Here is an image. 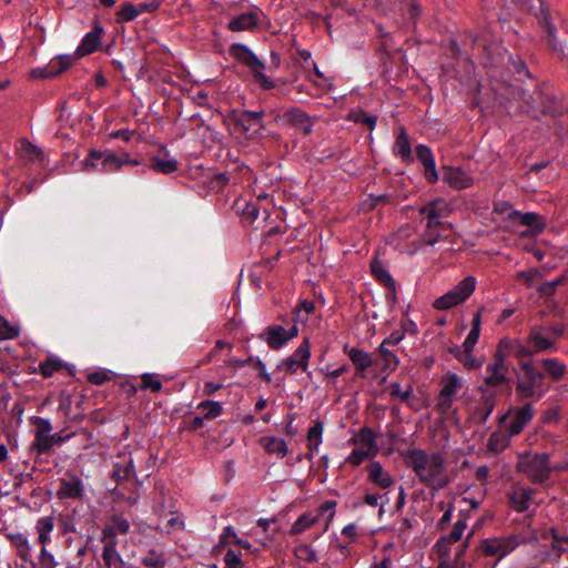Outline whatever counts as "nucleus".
<instances>
[{"mask_svg": "<svg viewBox=\"0 0 568 568\" xmlns=\"http://www.w3.org/2000/svg\"><path fill=\"white\" fill-rule=\"evenodd\" d=\"M484 306H481L474 315L471 321V329L468 333L466 339L463 343V348L468 352H473L475 345L478 342L480 335V326H481V313L484 311Z\"/></svg>", "mask_w": 568, "mask_h": 568, "instance_id": "obj_28", "label": "nucleus"}, {"mask_svg": "<svg viewBox=\"0 0 568 568\" xmlns=\"http://www.w3.org/2000/svg\"><path fill=\"white\" fill-rule=\"evenodd\" d=\"M138 6L132 2H125L115 13V22L124 23L134 20L139 16Z\"/></svg>", "mask_w": 568, "mask_h": 568, "instance_id": "obj_41", "label": "nucleus"}, {"mask_svg": "<svg viewBox=\"0 0 568 568\" xmlns=\"http://www.w3.org/2000/svg\"><path fill=\"white\" fill-rule=\"evenodd\" d=\"M501 546L504 547V554L505 556L513 551L516 547H518L520 544L525 542V538L519 535H511L506 538H500Z\"/></svg>", "mask_w": 568, "mask_h": 568, "instance_id": "obj_60", "label": "nucleus"}, {"mask_svg": "<svg viewBox=\"0 0 568 568\" xmlns=\"http://www.w3.org/2000/svg\"><path fill=\"white\" fill-rule=\"evenodd\" d=\"M311 358V344L305 337L294 353L277 365V369L285 371L288 374H295L297 369L307 371Z\"/></svg>", "mask_w": 568, "mask_h": 568, "instance_id": "obj_10", "label": "nucleus"}, {"mask_svg": "<svg viewBox=\"0 0 568 568\" xmlns=\"http://www.w3.org/2000/svg\"><path fill=\"white\" fill-rule=\"evenodd\" d=\"M378 353L384 363L383 369L394 371L397 368L398 363H399L397 356L392 351L386 348L385 345H383V344L379 345Z\"/></svg>", "mask_w": 568, "mask_h": 568, "instance_id": "obj_48", "label": "nucleus"}, {"mask_svg": "<svg viewBox=\"0 0 568 568\" xmlns=\"http://www.w3.org/2000/svg\"><path fill=\"white\" fill-rule=\"evenodd\" d=\"M136 476L133 459L131 457L123 463L116 462L113 466L111 478L116 483L130 480Z\"/></svg>", "mask_w": 568, "mask_h": 568, "instance_id": "obj_27", "label": "nucleus"}, {"mask_svg": "<svg viewBox=\"0 0 568 568\" xmlns=\"http://www.w3.org/2000/svg\"><path fill=\"white\" fill-rule=\"evenodd\" d=\"M508 63L511 67V70L518 75L530 78V72L526 65V62L520 57L509 55Z\"/></svg>", "mask_w": 568, "mask_h": 568, "instance_id": "obj_56", "label": "nucleus"}, {"mask_svg": "<svg viewBox=\"0 0 568 568\" xmlns=\"http://www.w3.org/2000/svg\"><path fill=\"white\" fill-rule=\"evenodd\" d=\"M378 449L354 448L346 462L353 466H359L364 460L376 456Z\"/></svg>", "mask_w": 568, "mask_h": 568, "instance_id": "obj_43", "label": "nucleus"}, {"mask_svg": "<svg viewBox=\"0 0 568 568\" xmlns=\"http://www.w3.org/2000/svg\"><path fill=\"white\" fill-rule=\"evenodd\" d=\"M145 568H164L166 565L165 554L156 549H150L141 559Z\"/></svg>", "mask_w": 568, "mask_h": 568, "instance_id": "obj_37", "label": "nucleus"}, {"mask_svg": "<svg viewBox=\"0 0 568 568\" xmlns=\"http://www.w3.org/2000/svg\"><path fill=\"white\" fill-rule=\"evenodd\" d=\"M101 557L104 568H129L116 548L103 547Z\"/></svg>", "mask_w": 568, "mask_h": 568, "instance_id": "obj_33", "label": "nucleus"}, {"mask_svg": "<svg viewBox=\"0 0 568 568\" xmlns=\"http://www.w3.org/2000/svg\"><path fill=\"white\" fill-rule=\"evenodd\" d=\"M124 164L139 165L140 161L131 160L128 153L118 156L112 151L91 150L82 161V170L110 172L119 170Z\"/></svg>", "mask_w": 568, "mask_h": 568, "instance_id": "obj_4", "label": "nucleus"}, {"mask_svg": "<svg viewBox=\"0 0 568 568\" xmlns=\"http://www.w3.org/2000/svg\"><path fill=\"white\" fill-rule=\"evenodd\" d=\"M506 356L501 353L495 352L493 362L489 363L486 367L487 373H498V372H508V367L505 363Z\"/></svg>", "mask_w": 568, "mask_h": 568, "instance_id": "obj_55", "label": "nucleus"}, {"mask_svg": "<svg viewBox=\"0 0 568 568\" xmlns=\"http://www.w3.org/2000/svg\"><path fill=\"white\" fill-rule=\"evenodd\" d=\"M58 499L82 500L84 497V486L82 479L71 470H68L59 479V487L55 493Z\"/></svg>", "mask_w": 568, "mask_h": 568, "instance_id": "obj_11", "label": "nucleus"}, {"mask_svg": "<svg viewBox=\"0 0 568 568\" xmlns=\"http://www.w3.org/2000/svg\"><path fill=\"white\" fill-rule=\"evenodd\" d=\"M286 329L281 325H270L260 335L258 338L264 341L272 349H280L286 343Z\"/></svg>", "mask_w": 568, "mask_h": 568, "instance_id": "obj_22", "label": "nucleus"}, {"mask_svg": "<svg viewBox=\"0 0 568 568\" xmlns=\"http://www.w3.org/2000/svg\"><path fill=\"white\" fill-rule=\"evenodd\" d=\"M477 392L481 396L471 413V419L476 424H484L495 408L497 393L494 389L483 386H478Z\"/></svg>", "mask_w": 568, "mask_h": 568, "instance_id": "obj_12", "label": "nucleus"}, {"mask_svg": "<svg viewBox=\"0 0 568 568\" xmlns=\"http://www.w3.org/2000/svg\"><path fill=\"white\" fill-rule=\"evenodd\" d=\"M141 379V389H150L152 393H159L162 389L161 381L154 378V376L150 373L143 374Z\"/></svg>", "mask_w": 568, "mask_h": 568, "instance_id": "obj_57", "label": "nucleus"}, {"mask_svg": "<svg viewBox=\"0 0 568 568\" xmlns=\"http://www.w3.org/2000/svg\"><path fill=\"white\" fill-rule=\"evenodd\" d=\"M264 111H248V110H232L230 118L235 128L240 129L242 133L248 135L257 133L264 128L263 125Z\"/></svg>", "mask_w": 568, "mask_h": 568, "instance_id": "obj_9", "label": "nucleus"}, {"mask_svg": "<svg viewBox=\"0 0 568 568\" xmlns=\"http://www.w3.org/2000/svg\"><path fill=\"white\" fill-rule=\"evenodd\" d=\"M73 63L71 55H59L50 61L44 68H36L30 71V78L32 79H50L59 75Z\"/></svg>", "mask_w": 568, "mask_h": 568, "instance_id": "obj_15", "label": "nucleus"}, {"mask_svg": "<svg viewBox=\"0 0 568 568\" xmlns=\"http://www.w3.org/2000/svg\"><path fill=\"white\" fill-rule=\"evenodd\" d=\"M510 221H518L521 225L531 227L532 235H539L546 227L545 217L534 212L521 213L511 211L508 215Z\"/></svg>", "mask_w": 568, "mask_h": 568, "instance_id": "obj_21", "label": "nucleus"}, {"mask_svg": "<svg viewBox=\"0 0 568 568\" xmlns=\"http://www.w3.org/2000/svg\"><path fill=\"white\" fill-rule=\"evenodd\" d=\"M450 545L452 544L447 541L443 536L436 541L434 548L440 560L449 557Z\"/></svg>", "mask_w": 568, "mask_h": 568, "instance_id": "obj_64", "label": "nucleus"}, {"mask_svg": "<svg viewBox=\"0 0 568 568\" xmlns=\"http://www.w3.org/2000/svg\"><path fill=\"white\" fill-rule=\"evenodd\" d=\"M150 168L158 173L171 174L178 171L179 163L175 159L165 160L159 156H153L151 159Z\"/></svg>", "mask_w": 568, "mask_h": 568, "instance_id": "obj_36", "label": "nucleus"}, {"mask_svg": "<svg viewBox=\"0 0 568 568\" xmlns=\"http://www.w3.org/2000/svg\"><path fill=\"white\" fill-rule=\"evenodd\" d=\"M6 537L11 541L12 546L16 547L18 556L28 561L31 557V547L27 537L23 534H7Z\"/></svg>", "mask_w": 568, "mask_h": 568, "instance_id": "obj_35", "label": "nucleus"}, {"mask_svg": "<svg viewBox=\"0 0 568 568\" xmlns=\"http://www.w3.org/2000/svg\"><path fill=\"white\" fill-rule=\"evenodd\" d=\"M521 373L516 375V394L518 399L542 397L548 390L545 385L546 375L540 372L534 361H519Z\"/></svg>", "mask_w": 568, "mask_h": 568, "instance_id": "obj_3", "label": "nucleus"}, {"mask_svg": "<svg viewBox=\"0 0 568 568\" xmlns=\"http://www.w3.org/2000/svg\"><path fill=\"white\" fill-rule=\"evenodd\" d=\"M506 100L519 114L540 121L544 116L556 118L562 114V104L546 85L531 88L510 84L506 89Z\"/></svg>", "mask_w": 568, "mask_h": 568, "instance_id": "obj_1", "label": "nucleus"}, {"mask_svg": "<svg viewBox=\"0 0 568 568\" xmlns=\"http://www.w3.org/2000/svg\"><path fill=\"white\" fill-rule=\"evenodd\" d=\"M224 562L226 568H242L243 564L241 560V554L233 549H227L224 555Z\"/></svg>", "mask_w": 568, "mask_h": 568, "instance_id": "obj_62", "label": "nucleus"}, {"mask_svg": "<svg viewBox=\"0 0 568 568\" xmlns=\"http://www.w3.org/2000/svg\"><path fill=\"white\" fill-rule=\"evenodd\" d=\"M476 288V278L466 276L456 286L436 298L433 307L438 311H447L467 301Z\"/></svg>", "mask_w": 568, "mask_h": 568, "instance_id": "obj_7", "label": "nucleus"}, {"mask_svg": "<svg viewBox=\"0 0 568 568\" xmlns=\"http://www.w3.org/2000/svg\"><path fill=\"white\" fill-rule=\"evenodd\" d=\"M111 376L112 372L106 369H100L88 374L87 379L90 384L102 385L105 382L110 381Z\"/></svg>", "mask_w": 568, "mask_h": 568, "instance_id": "obj_61", "label": "nucleus"}, {"mask_svg": "<svg viewBox=\"0 0 568 568\" xmlns=\"http://www.w3.org/2000/svg\"><path fill=\"white\" fill-rule=\"evenodd\" d=\"M443 387L440 389V396L453 397L457 390L462 387L460 379L456 374H447L443 381Z\"/></svg>", "mask_w": 568, "mask_h": 568, "instance_id": "obj_38", "label": "nucleus"}, {"mask_svg": "<svg viewBox=\"0 0 568 568\" xmlns=\"http://www.w3.org/2000/svg\"><path fill=\"white\" fill-rule=\"evenodd\" d=\"M116 536L118 532L113 529L112 525L104 527L100 538L101 542H103V547L116 548Z\"/></svg>", "mask_w": 568, "mask_h": 568, "instance_id": "obj_58", "label": "nucleus"}, {"mask_svg": "<svg viewBox=\"0 0 568 568\" xmlns=\"http://www.w3.org/2000/svg\"><path fill=\"white\" fill-rule=\"evenodd\" d=\"M369 270L374 278L383 286H392L394 282L393 276L389 274L386 264L376 255L369 264Z\"/></svg>", "mask_w": 568, "mask_h": 568, "instance_id": "obj_26", "label": "nucleus"}, {"mask_svg": "<svg viewBox=\"0 0 568 568\" xmlns=\"http://www.w3.org/2000/svg\"><path fill=\"white\" fill-rule=\"evenodd\" d=\"M21 155L26 161L32 163L43 164L45 160L44 152L27 139L21 143Z\"/></svg>", "mask_w": 568, "mask_h": 568, "instance_id": "obj_31", "label": "nucleus"}, {"mask_svg": "<svg viewBox=\"0 0 568 568\" xmlns=\"http://www.w3.org/2000/svg\"><path fill=\"white\" fill-rule=\"evenodd\" d=\"M230 54L240 63L246 65L253 73L255 82L264 90L273 89L274 82L264 74L265 64L250 48L242 43H234L230 47Z\"/></svg>", "mask_w": 568, "mask_h": 568, "instance_id": "obj_5", "label": "nucleus"}, {"mask_svg": "<svg viewBox=\"0 0 568 568\" xmlns=\"http://www.w3.org/2000/svg\"><path fill=\"white\" fill-rule=\"evenodd\" d=\"M541 327L531 329L527 339L528 345L534 348L535 353H540L555 347V342L541 335Z\"/></svg>", "mask_w": 568, "mask_h": 568, "instance_id": "obj_32", "label": "nucleus"}, {"mask_svg": "<svg viewBox=\"0 0 568 568\" xmlns=\"http://www.w3.org/2000/svg\"><path fill=\"white\" fill-rule=\"evenodd\" d=\"M466 529V521L465 520H462V519H458L455 524H454V527L452 529V531L446 535V536H443L447 541H449L450 544L453 542H457L460 540L464 531Z\"/></svg>", "mask_w": 568, "mask_h": 568, "instance_id": "obj_59", "label": "nucleus"}, {"mask_svg": "<svg viewBox=\"0 0 568 568\" xmlns=\"http://www.w3.org/2000/svg\"><path fill=\"white\" fill-rule=\"evenodd\" d=\"M419 214L426 220L427 229H437L444 225V219L449 214L448 206L443 200H435L419 209Z\"/></svg>", "mask_w": 568, "mask_h": 568, "instance_id": "obj_13", "label": "nucleus"}, {"mask_svg": "<svg viewBox=\"0 0 568 568\" xmlns=\"http://www.w3.org/2000/svg\"><path fill=\"white\" fill-rule=\"evenodd\" d=\"M235 205L236 209L241 212L243 220L246 222L252 223L258 217L260 209L256 203L243 202V205H241V202L237 201Z\"/></svg>", "mask_w": 568, "mask_h": 568, "instance_id": "obj_44", "label": "nucleus"}, {"mask_svg": "<svg viewBox=\"0 0 568 568\" xmlns=\"http://www.w3.org/2000/svg\"><path fill=\"white\" fill-rule=\"evenodd\" d=\"M465 41L470 45L473 53L478 54L484 60L485 64H493L495 62V59L489 57L493 43L486 38L483 36L468 34Z\"/></svg>", "mask_w": 568, "mask_h": 568, "instance_id": "obj_24", "label": "nucleus"}, {"mask_svg": "<svg viewBox=\"0 0 568 568\" xmlns=\"http://www.w3.org/2000/svg\"><path fill=\"white\" fill-rule=\"evenodd\" d=\"M357 437L358 440L368 449H378L375 443L376 435L372 428L364 426L363 428H361Z\"/></svg>", "mask_w": 568, "mask_h": 568, "instance_id": "obj_52", "label": "nucleus"}, {"mask_svg": "<svg viewBox=\"0 0 568 568\" xmlns=\"http://www.w3.org/2000/svg\"><path fill=\"white\" fill-rule=\"evenodd\" d=\"M399 455L418 481L432 491H439L449 485L450 476L443 454H427L424 449L410 448L399 450Z\"/></svg>", "mask_w": 568, "mask_h": 568, "instance_id": "obj_2", "label": "nucleus"}, {"mask_svg": "<svg viewBox=\"0 0 568 568\" xmlns=\"http://www.w3.org/2000/svg\"><path fill=\"white\" fill-rule=\"evenodd\" d=\"M260 442L267 454H275L278 458H284L287 454V445L282 438L265 436Z\"/></svg>", "mask_w": 568, "mask_h": 568, "instance_id": "obj_30", "label": "nucleus"}, {"mask_svg": "<svg viewBox=\"0 0 568 568\" xmlns=\"http://www.w3.org/2000/svg\"><path fill=\"white\" fill-rule=\"evenodd\" d=\"M19 335V328L0 317V341L12 339Z\"/></svg>", "mask_w": 568, "mask_h": 568, "instance_id": "obj_54", "label": "nucleus"}, {"mask_svg": "<svg viewBox=\"0 0 568 568\" xmlns=\"http://www.w3.org/2000/svg\"><path fill=\"white\" fill-rule=\"evenodd\" d=\"M511 409H508L505 414H503L498 418V425L505 426L508 437L516 436L520 434L524 428L532 420L535 410L531 403H526L521 407H518L515 410L514 417L508 425H506L507 419Z\"/></svg>", "mask_w": 568, "mask_h": 568, "instance_id": "obj_8", "label": "nucleus"}, {"mask_svg": "<svg viewBox=\"0 0 568 568\" xmlns=\"http://www.w3.org/2000/svg\"><path fill=\"white\" fill-rule=\"evenodd\" d=\"M281 119L285 124L301 130L304 135H310L313 132L314 122L311 116L302 109L293 106L286 110Z\"/></svg>", "mask_w": 568, "mask_h": 568, "instance_id": "obj_16", "label": "nucleus"}, {"mask_svg": "<svg viewBox=\"0 0 568 568\" xmlns=\"http://www.w3.org/2000/svg\"><path fill=\"white\" fill-rule=\"evenodd\" d=\"M104 33L103 27L98 19L93 21L92 31L88 32L78 47L75 54L78 57L89 55L95 52L101 45V37Z\"/></svg>", "mask_w": 568, "mask_h": 568, "instance_id": "obj_17", "label": "nucleus"}, {"mask_svg": "<svg viewBox=\"0 0 568 568\" xmlns=\"http://www.w3.org/2000/svg\"><path fill=\"white\" fill-rule=\"evenodd\" d=\"M62 367L63 365L60 361L48 358L39 364V372L44 378H49Z\"/></svg>", "mask_w": 568, "mask_h": 568, "instance_id": "obj_50", "label": "nucleus"}, {"mask_svg": "<svg viewBox=\"0 0 568 568\" xmlns=\"http://www.w3.org/2000/svg\"><path fill=\"white\" fill-rule=\"evenodd\" d=\"M343 351L353 363L356 369V376L361 378L365 377V372L372 367L374 363L372 356L362 348H348L347 344L344 345Z\"/></svg>", "mask_w": 568, "mask_h": 568, "instance_id": "obj_18", "label": "nucleus"}, {"mask_svg": "<svg viewBox=\"0 0 568 568\" xmlns=\"http://www.w3.org/2000/svg\"><path fill=\"white\" fill-rule=\"evenodd\" d=\"M323 434V423L321 420H316L314 425L307 432V448L313 452L317 449L318 445L322 442Z\"/></svg>", "mask_w": 568, "mask_h": 568, "instance_id": "obj_45", "label": "nucleus"}, {"mask_svg": "<svg viewBox=\"0 0 568 568\" xmlns=\"http://www.w3.org/2000/svg\"><path fill=\"white\" fill-rule=\"evenodd\" d=\"M442 174L443 181L453 189L463 190L473 185V179L460 168L444 166Z\"/></svg>", "mask_w": 568, "mask_h": 568, "instance_id": "obj_20", "label": "nucleus"}, {"mask_svg": "<svg viewBox=\"0 0 568 568\" xmlns=\"http://www.w3.org/2000/svg\"><path fill=\"white\" fill-rule=\"evenodd\" d=\"M504 547L501 546L500 538L486 539L483 541V552L486 556H496L504 557Z\"/></svg>", "mask_w": 568, "mask_h": 568, "instance_id": "obj_49", "label": "nucleus"}, {"mask_svg": "<svg viewBox=\"0 0 568 568\" xmlns=\"http://www.w3.org/2000/svg\"><path fill=\"white\" fill-rule=\"evenodd\" d=\"M506 374L507 372L488 373V375L484 379V385L481 386L491 389L494 387H500L506 385L508 388V393H510V379L506 376Z\"/></svg>", "mask_w": 568, "mask_h": 568, "instance_id": "obj_40", "label": "nucleus"}, {"mask_svg": "<svg viewBox=\"0 0 568 568\" xmlns=\"http://www.w3.org/2000/svg\"><path fill=\"white\" fill-rule=\"evenodd\" d=\"M366 469L368 470L367 479L382 489L389 488L395 481L393 476L384 470L379 462H372Z\"/></svg>", "mask_w": 568, "mask_h": 568, "instance_id": "obj_23", "label": "nucleus"}, {"mask_svg": "<svg viewBox=\"0 0 568 568\" xmlns=\"http://www.w3.org/2000/svg\"><path fill=\"white\" fill-rule=\"evenodd\" d=\"M317 520H318V516H313L311 514H303L293 524L290 534L291 535L302 534L307 528L314 526Z\"/></svg>", "mask_w": 568, "mask_h": 568, "instance_id": "obj_42", "label": "nucleus"}, {"mask_svg": "<svg viewBox=\"0 0 568 568\" xmlns=\"http://www.w3.org/2000/svg\"><path fill=\"white\" fill-rule=\"evenodd\" d=\"M199 408L205 410L203 415L205 419H214L219 417L223 412L221 403L213 400L201 402L199 404Z\"/></svg>", "mask_w": 568, "mask_h": 568, "instance_id": "obj_47", "label": "nucleus"}, {"mask_svg": "<svg viewBox=\"0 0 568 568\" xmlns=\"http://www.w3.org/2000/svg\"><path fill=\"white\" fill-rule=\"evenodd\" d=\"M540 364L547 372L548 376L555 382H559L566 375V365L557 358H544L540 361Z\"/></svg>", "mask_w": 568, "mask_h": 568, "instance_id": "obj_34", "label": "nucleus"}, {"mask_svg": "<svg viewBox=\"0 0 568 568\" xmlns=\"http://www.w3.org/2000/svg\"><path fill=\"white\" fill-rule=\"evenodd\" d=\"M347 120L363 124L367 126L369 130H373L376 125L377 116L371 115L366 113L364 110L358 109L351 111L347 115Z\"/></svg>", "mask_w": 568, "mask_h": 568, "instance_id": "obj_39", "label": "nucleus"}, {"mask_svg": "<svg viewBox=\"0 0 568 568\" xmlns=\"http://www.w3.org/2000/svg\"><path fill=\"white\" fill-rule=\"evenodd\" d=\"M536 489L531 487L513 486L506 494L508 506L516 513L528 510Z\"/></svg>", "mask_w": 568, "mask_h": 568, "instance_id": "obj_14", "label": "nucleus"}, {"mask_svg": "<svg viewBox=\"0 0 568 568\" xmlns=\"http://www.w3.org/2000/svg\"><path fill=\"white\" fill-rule=\"evenodd\" d=\"M417 159L423 163L424 175L428 183L434 184L438 181L435 159L430 148L425 144H418L415 149Z\"/></svg>", "mask_w": 568, "mask_h": 568, "instance_id": "obj_19", "label": "nucleus"}, {"mask_svg": "<svg viewBox=\"0 0 568 568\" xmlns=\"http://www.w3.org/2000/svg\"><path fill=\"white\" fill-rule=\"evenodd\" d=\"M517 469L524 473L532 484H544L551 475L550 458L548 454H535L528 458H521Z\"/></svg>", "mask_w": 568, "mask_h": 568, "instance_id": "obj_6", "label": "nucleus"}, {"mask_svg": "<svg viewBox=\"0 0 568 568\" xmlns=\"http://www.w3.org/2000/svg\"><path fill=\"white\" fill-rule=\"evenodd\" d=\"M508 445V438L500 432H494L488 439V448L491 452L499 453Z\"/></svg>", "mask_w": 568, "mask_h": 568, "instance_id": "obj_51", "label": "nucleus"}, {"mask_svg": "<svg viewBox=\"0 0 568 568\" xmlns=\"http://www.w3.org/2000/svg\"><path fill=\"white\" fill-rule=\"evenodd\" d=\"M51 439H53L51 434L34 435V442L31 445V449L38 455L48 454L52 449Z\"/></svg>", "mask_w": 568, "mask_h": 568, "instance_id": "obj_46", "label": "nucleus"}, {"mask_svg": "<svg viewBox=\"0 0 568 568\" xmlns=\"http://www.w3.org/2000/svg\"><path fill=\"white\" fill-rule=\"evenodd\" d=\"M257 14L251 11L234 17L229 22L227 28L233 32L252 30L257 26Z\"/></svg>", "mask_w": 568, "mask_h": 568, "instance_id": "obj_25", "label": "nucleus"}, {"mask_svg": "<svg viewBox=\"0 0 568 568\" xmlns=\"http://www.w3.org/2000/svg\"><path fill=\"white\" fill-rule=\"evenodd\" d=\"M393 152L396 155H399L403 161L413 162L414 158L412 155V148L408 135L404 128L400 129L396 141L393 146Z\"/></svg>", "mask_w": 568, "mask_h": 568, "instance_id": "obj_29", "label": "nucleus"}, {"mask_svg": "<svg viewBox=\"0 0 568 568\" xmlns=\"http://www.w3.org/2000/svg\"><path fill=\"white\" fill-rule=\"evenodd\" d=\"M30 424L36 427L34 435L50 434L52 430L50 420L40 416L30 417Z\"/></svg>", "mask_w": 568, "mask_h": 568, "instance_id": "obj_53", "label": "nucleus"}, {"mask_svg": "<svg viewBox=\"0 0 568 568\" xmlns=\"http://www.w3.org/2000/svg\"><path fill=\"white\" fill-rule=\"evenodd\" d=\"M390 396L398 397L402 402H407L413 396V387L409 385L405 390H402L398 383H393L390 385Z\"/></svg>", "mask_w": 568, "mask_h": 568, "instance_id": "obj_63", "label": "nucleus"}]
</instances>
